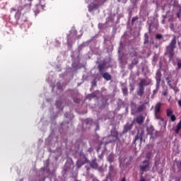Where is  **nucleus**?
<instances>
[{
    "label": "nucleus",
    "mask_w": 181,
    "mask_h": 181,
    "mask_svg": "<svg viewBox=\"0 0 181 181\" xmlns=\"http://www.w3.org/2000/svg\"><path fill=\"white\" fill-rule=\"evenodd\" d=\"M149 83H146V79L145 78H141L139 83V87L141 88H145L146 86H148Z\"/></svg>",
    "instance_id": "9"
},
{
    "label": "nucleus",
    "mask_w": 181,
    "mask_h": 181,
    "mask_svg": "<svg viewBox=\"0 0 181 181\" xmlns=\"http://www.w3.org/2000/svg\"><path fill=\"white\" fill-rule=\"evenodd\" d=\"M118 1V2H121V0H117Z\"/></svg>",
    "instance_id": "45"
},
{
    "label": "nucleus",
    "mask_w": 181,
    "mask_h": 181,
    "mask_svg": "<svg viewBox=\"0 0 181 181\" xmlns=\"http://www.w3.org/2000/svg\"><path fill=\"white\" fill-rule=\"evenodd\" d=\"M144 45H148L149 44V36H148V34L144 35Z\"/></svg>",
    "instance_id": "17"
},
{
    "label": "nucleus",
    "mask_w": 181,
    "mask_h": 181,
    "mask_svg": "<svg viewBox=\"0 0 181 181\" xmlns=\"http://www.w3.org/2000/svg\"><path fill=\"white\" fill-rule=\"evenodd\" d=\"M57 87L58 90H62V88H63V86H62V85H60V83L59 82L57 83Z\"/></svg>",
    "instance_id": "29"
},
{
    "label": "nucleus",
    "mask_w": 181,
    "mask_h": 181,
    "mask_svg": "<svg viewBox=\"0 0 181 181\" xmlns=\"http://www.w3.org/2000/svg\"><path fill=\"white\" fill-rule=\"evenodd\" d=\"M171 83L170 80H168V81H167L168 86H169V87H170V88H172V83Z\"/></svg>",
    "instance_id": "31"
},
{
    "label": "nucleus",
    "mask_w": 181,
    "mask_h": 181,
    "mask_svg": "<svg viewBox=\"0 0 181 181\" xmlns=\"http://www.w3.org/2000/svg\"><path fill=\"white\" fill-rule=\"evenodd\" d=\"M138 19H139V17L138 16L133 17L132 19V25H134V23L136 21H138Z\"/></svg>",
    "instance_id": "25"
},
{
    "label": "nucleus",
    "mask_w": 181,
    "mask_h": 181,
    "mask_svg": "<svg viewBox=\"0 0 181 181\" xmlns=\"http://www.w3.org/2000/svg\"><path fill=\"white\" fill-rule=\"evenodd\" d=\"M90 168H93V169H98V164L95 162V160H93L91 162Z\"/></svg>",
    "instance_id": "16"
},
{
    "label": "nucleus",
    "mask_w": 181,
    "mask_h": 181,
    "mask_svg": "<svg viewBox=\"0 0 181 181\" xmlns=\"http://www.w3.org/2000/svg\"><path fill=\"white\" fill-rule=\"evenodd\" d=\"M165 80H166V81L168 82V81H169V80H170V79H169V77H167V78H165Z\"/></svg>",
    "instance_id": "43"
},
{
    "label": "nucleus",
    "mask_w": 181,
    "mask_h": 181,
    "mask_svg": "<svg viewBox=\"0 0 181 181\" xmlns=\"http://www.w3.org/2000/svg\"><path fill=\"white\" fill-rule=\"evenodd\" d=\"M89 97H90V98H94V97H95V94L92 93V94L89 95Z\"/></svg>",
    "instance_id": "34"
},
{
    "label": "nucleus",
    "mask_w": 181,
    "mask_h": 181,
    "mask_svg": "<svg viewBox=\"0 0 181 181\" xmlns=\"http://www.w3.org/2000/svg\"><path fill=\"white\" fill-rule=\"evenodd\" d=\"M156 81L158 86H160V81H162V73L160 70H158L156 74Z\"/></svg>",
    "instance_id": "6"
},
{
    "label": "nucleus",
    "mask_w": 181,
    "mask_h": 181,
    "mask_svg": "<svg viewBox=\"0 0 181 181\" xmlns=\"http://www.w3.org/2000/svg\"><path fill=\"white\" fill-rule=\"evenodd\" d=\"M139 181H145V179L143 177H141V178Z\"/></svg>",
    "instance_id": "42"
},
{
    "label": "nucleus",
    "mask_w": 181,
    "mask_h": 181,
    "mask_svg": "<svg viewBox=\"0 0 181 181\" xmlns=\"http://www.w3.org/2000/svg\"><path fill=\"white\" fill-rule=\"evenodd\" d=\"M170 117V120L173 122H175V121H176V116H175V115H173Z\"/></svg>",
    "instance_id": "27"
},
{
    "label": "nucleus",
    "mask_w": 181,
    "mask_h": 181,
    "mask_svg": "<svg viewBox=\"0 0 181 181\" xmlns=\"http://www.w3.org/2000/svg\"><path fill=\"white\" fill-rule=\"evenodd\" d=\"M176 36L174 35L169 45L165 47V56L170 59H173L175 57V49H176Z\"/></svg>",
    "instance_id": "1"
},
{
    "label": "nucleus",
    "mask_w": 181,
    "mask_h": 181,
    "mask_svg": "<svg viewBox=\"0 0 181 181\" xmlns=\"http://www.w3.org/2000/svg\"><path fill=\"white\" fill-rule=\"evenodd\" d=\"M100 76H102V77L107 81H110V80L112 78L111 74H110L108 72H103V74H101Z\"/></svg>",
    "instance_id": "8"
},
{
    "label": "nucleus",
    "mask_w": 181,
    "mask_h": 181,
    "mask_svg": "<svg viewBox=\"0 0 181 181\" xmlns=\"http://www.w3.org/2000/svg\"><path fill=\"white\" fill-rule=\"evenodd\" d=\"M156 39L160 40V39H163V35L162 34H156Z\"/></svg>",
    "instance_id": "21"
},
{
    "label": "nucleus",
    "mask_w": 181,
    "mask_h": 181,
    "mask_svg": "<svg viewBox=\"0 0 181 181\" xmlns=\"http://www.w3.org/2000/svg\"><path fill=\"white\" fill-rule=\"evenodd\" d=\"M88 11L89 12H92V11H94V9H97V8H98V4H90L89 6H88Z\"/></svg>",
    "instance_id": "11"
},
{
    "label": "nucleus",
    "mask_w": 181,
    "mask_h": 181,
    "mask_svg": "<svg viewBox=\"0 0 181 181\" xmlns=\"http://www.w3.org/2000/svg\"><path fill=\"white\" fill-rule=\"evenodd\" d=\"M136 122L139 124V125H141V124L144 123V116H139L136 119Z\"/></svg>",
    "instance_id": "14"
},
{
    "label": "nucleus",
    "mask_w": 181,
    "mask_h": 181,
    "mask_svg": "<svg viewBox=\"0 0 181 181\" xmlns=\"http://www.w3.org/2000/svg\"><path fill=\"white\" fill-rule=\"evenodd\" d=\"M151 130V131H153V127H151L150 129H148L147 131L148 132V134H149V130Z\"/></svg>",
    "instance_id": "38"
},
{
    "label": "nucleus",
    "mask_w": 181,
    "mask_h": 181,
    "mask_svg": "<svg viewBox=\"0 0 181 181\" xmlns=\"http://www.w3.org/2000/svg\"><path fill=\"white\" fill-rule=\"evenodd\" d=\"M86 163H88V159L86 156L81 158L76 161V168L80 169L83 166V165H86Z\"/></svg>",
    "instance_id": "4"
},
{
    "label": "nucleus",
    "mask_w": 181,
    "mask_h": 181,
    "mask_svg": "<svg viewBox=\"0 0 181 181\" xmlns=\"http://www.w3.org/2000/svg\"><path fill=\"white\" fill-rule=\"evenodd\" d=\"M129 56L131 57L132 64L136 66L139 62L138 61V52H136L135 48L132 49V51L129 53Z\"/></svg>",
    "instance_id": "3"
},
{
    "label": "nucleus",
    "mask_w": 181,
    "mask_h": 181,
    "mask_svg": "<svg viewBox=\"0 0 181 181\" xmlns=\"http://www.w3.org/2000/svg\"><path fill=\"white\" fill-rule=\"evenodd\" d=\"M122 93L124 95H128V88H122Z\"/></svg>",
    "instance_id": "22"
},
{
    "label": "nucleus",
    "mask_w": 181,
    "mask_h": 181,
    "mask_svg": "<svg viewBox=\"0 0 181 181\" xmlns=\"http://www.w3.org/2000/svg\"><path fill=\"white\" fill-rule=\"evenodd\" d=\"M151 158H152V152H148L146 154V159H148V160H149V159H151Z\"/></svg>",
    "instance_id": "20"
},
{
    "label": "nucleus",
    "mask_w": 181,
    "mask_h": 181,
    "mask_svg": "<svg viewBox=\"0 0 181 181\" xmlns=\"http://www.w3.org/2000/svg\"><path fill=\"white\" fill-rule=\"evenodd\" d=\"M160 85L156 84V89L153 90V95H155L156 94H158V92L159 91V87Z\"/></svg>",
    "instance_id": "18"
},
{
    "label": "nucleus",
    "mask_w": 181,
    "mask_h": 181,
    "mask_svg": "<svg viewBox=\"0 0 181 181\" xmlns=\"http://www.w3.org/2000/svg\"><path fill=\"white\" fill-rule=\"evenodd\" d=\"M93 148H89L88 149V152H89V153H91V152H93Z\"/></svg>",
    "instance_id": "35"
},
{
    "label": "nucleus",
    "mask_w": 181,
    "mask_h": 181,
    "mask_svg": "<svg viewBox=\"0 0 181 181\" xmlns=\"http://www.w3.org/2000/svg\"><path fill=\"white\" fill-rule=\"evenodd\" d=\"M151 166V163L148 160H144L141 164L139 165L140 173L141 175H144V172H149Z\"/></svg>",
    "instance_id": "2"
},
{
    "label": "nucleus",
    "mask_w": 181,
    "mask_h": 181,
    "mask_svg": "<svg viewBox=\"0 0 181 181\" xmlns=\"http://www.w3.org/2000/svg\"><path fill=\"white\" fill-rule=\"evenodd\" d=\"M94 86H97V82L93 83Z\"/></svg>",
    "instance_id": "44"
},
{
    "label": "nucleus",
    "mask_w": 181,
    "mask_h": 181,
    "mask_svg": "<svg viewBox=\"0 0 181 181\" xmlns=\"http://www.w3.org/2000/svg\"><path fill=\"white\" fill-rule=\"evenodd\" d=\"M177 67H178V69H181V60L178 61Z\"/></svg>",
    "instance_id": "32"
},
{
    "label": "nucleus",
    "mask_w": 181,
    "mask_h": 181,
    "mask_svg": "<svg viewBox=\"0 0 181 181\" xmlns=\"http://www.w3.org/2000/svg\"><path fill=\"white\" fill-rule=\"evenodd\" d=\"M166 114H167V117H170L173 115V110H172V109H167Z\"/></svg>",
    "instance_id": "19"
},
{
    "label": "nucleus",
    "mask_w": 181,
    "mask_h": 181,
    "mask_svg": "<svg viewBox=\"0 0 181 181\" xmlns=\"http://www.w3.org/2000/svg\"><path fill=\"white\" fill-rule=\"evenodd\" d=\"M144 134L145 132L144 131H141V132H138L135 136V139L134 140L133 144H136L138 139H139L140 144H142V139L144 138Z\"/></svg>",
    "instance_id": "5"
},
{
    "label": "nucleus",
    "mask_w": 181,
    "mask_h": 181,
    "mask_svg": "<svg viewBox=\"0 0 181 181\" xmlns=\"http://www.w3.org/2000/svg\"><path fill=\"white\" fill-rule=\"evenodd\" d=\"M144 94H145V88L139 87V89L137 90V95H139V97H142Z\"/></svg>",
    "instance_id": "12"
},
{
    "label": "nucleus",
    "mask_w": 181,
    "mask_h": 181,
    "mask_svg": "<svg viewBox=\"0 0 181 181\" xmlns=\"http://www.w3.org/2000/svg\"><path fill=\"white\" fill-rule=\"evenodd\" d=\"M121 181H127V178H125V177H124Z\"/></svg>",
    "instance_id": "39"
},
{
    "label": "nucleus",
    "mask_w": 181,
    "mask_h": 181,
    "mask_svg": "<svg viewBox=\"0 0 181 181\" xmlns=\"http://www.w3.org/2000/svg\"><path fill=\"white\" fill-rule=\"evenodd\" d=\"M146 110V103H143L140 106L137 107V112H142Z\"/></svg>",
    "instance_id": "10"
},
{
    "label": "nucleus",
    "mask_w": 181,
    "mask_h": 181,
    "mask_svg": "<svg viewBox=\"0 0 181 181\" xmlns=\"http://www.w3.org/2000/svg\"><path fill=\"white\" fill-rule=\"evenodd\" d=\"M107 160L111 163L112 162H114V157H112V156H110L107 158Z\"/></svg>",
    "instance_id": "26"
},
{
    "label": "nucleus",
    "mask_w": 181,
    "mask_h": 181,
    "mask_svg": "<svg viewBox=\"0 0 181 181\" xmlns=\"http://www.w3.org/2000/svg\"><path fill=\"white\" fill-rule=\"evenodd\" d=\"M156 119H163L160 117V113H154Z\"/></svg>",
    "instance_id": "24"
},
{
    "label": "nucleus",
    "mask_w": 181,
    "mask_h": 181,
    "mask_svg": "<svg viewBox=\"0 0 181 181\" xmlns=\"http://www.w3.org/2000/svg\"><path fill=\"white\" fill-rule=\"evenodd\" d=\"M67 45H68V46H71V42H67Z\"/></svg>",
    "instance_id": "40"
},
{
    "label": "nucleus",
    "mask_w": 181,
    "mask_h": 181,
    "mask_svg": "<svg viewBox=\"0 0 181 181\" xmlns=\"http://www.w3.org/2000/svg\"><path fill=\"white\" fill-rule=\"evenodd\" d=\"M74 103H76V104H78V103H80V99L76 98L74 100Z\"/></svg>",
    "instance_id": "33"
},
{
    "label": "nucleus",
    "mask_w": 181,
    "mask_h": 181,
    "mask_svg": "<svg viewBox=\"0 0 181 181\" xmlns=\"http://www.w3.org/2000/svg\"><path fill=\"white\" fill-rule=\"evenodd\" d=\"M134 66H135V64H132V63H131V64L129 65V70H132V69H134Z\"/></svg>",
    "instance_id": "30"
},
{
    "label": "nucleus",
    "mask_w": 181,
    "mask_h": 181,
    "mask_svg": "<svg viewBox=\"0 0 181 181\" xmlns=\"http://www.w3.org/2000/svg\"><path fill=\"white\" fill-rule=\"evenodd\" d=\"M180 129H181V119L180 120V122L177 123L176 128L175 129V134H179V132H180Z\"/></svg>",
    "instance_id": "15"
},
{
    "label": "nucleus",
    "mask_w": 181,
    "mask_h": 181,
    "mask_svg": "<svg viewBox=\"0 0 181 181\" xmlns=\"http://www.w3.org/2000/svg\"><path fill=\"white\" fill-rule=\"evenodd\" d=\"M177 17L178 18V19H180V18H181V8L177 13Z\"/></svg>",
    "instance_id": "28"
},
{
    "label": "nucleus",
    "mask_w": 181,
    "mask_h": 181,
    "mask_svg": "<svg viewBox=\"0 0 181 181\" xmlns=\"http://www.w3.org/2000/svg\"><path fill=\"white\" fill-rule=\"evenodd\" d=\"M11 11H12L13 12H16V8H11Z\"/></svg>",
    "instance_id": "37"
},
{
    "label": "nucleus",
    "mask_w": 181,
    "mask_h": 181,
    "mask_svg": "<svg viewBox=\"0 0 181 181\" xmlns=\"http://www.w3.org/2000/svg\"><path fill=\"white\" fill-rule=\"evenodd\" d=\"M178 105H179V107H181V99L180 100H178Z\"/></svg>",
    "instance_id": "36"
},
{
    "label": "nucleus",
    "mask_w": 181,
    "mask_h": 181,
    "mask_svg": "<svg viewBox=\"0 0 181 181\" xmlns=\"http://www.w3.org/2000/svg\"><path fill=\"white\" fill-rule=\"evenodd\" d=\"M162 107V103H158L154 108V114H160L161 110L160 107Z\"/></svg>",
    "instance_id": "7"
},
{
    "label": "nucleus",
    "mask_w": 181,
    "mask_h": 181,
    "mask_svg": "<svg viewBox=\"0 0 181 181\" xmlns=\"http://www.w3.org/2000/svg\"><path fill=\"white\" fill-rule=\"evenodd\" d=\"M56 106L57 108H62V100H57L56 102Z\"/></svg>",
    "instance_id": "23"
},
{
    "label": "nucleus",
    "mask_w": 181,
    "mask_h": 181,
    "mask_svg": "<svg viewBox=\"0 0 181 181\" xmlns=\"http://www.w3.org/2000/svg\"><path fill=\"white\" fill-rule=\"evenodd\" d=\"M163 95H165V96L168 95V92H164Z\"/></svg>",
    "instance_id": "41"
},
{
    "label": "nucleus",
    "mask_w": 181,
    "mask_h": 181,
    "mask_svg": "<svg viewBox=\"0 0 181 181\" xmlns=\"http://www.w3.org/2000/svg\"><path fill=\"white\" fill-rule=\"evenodd\" d=\"M98 69L99 71L100 74H103L105 69L104 68V64H100L98 66Z\"/></svg>",
    "instance_id": "13"
}]
</instances>
